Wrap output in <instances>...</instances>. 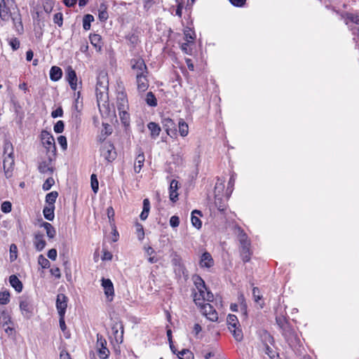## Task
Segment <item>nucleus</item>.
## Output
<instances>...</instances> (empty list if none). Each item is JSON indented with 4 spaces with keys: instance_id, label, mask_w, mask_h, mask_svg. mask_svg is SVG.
I'll return each mask as SVG.
<instances>
[{
    "instance_id": "obj_1",
    "label": "nucleus",
    "mask_w": 359,
    "mask_h": 359,
    "mask_svg": "<svg viewBox=\"0 0 359 359\" xmlns=\"http://www.w3.org/2000/svg\"><path fill=\"white\" fill-rule=\"evenodd\" d=\"M194 285L196 290L194 294V300L196 304L201 305L205 302H212L213 294L208 290L204 280L200 276H196L194 278Z\"/></svg>"
},
{
    "instance_id": "obj_2",
    "label": "nucleus",
    "mask_w": 359,
    "mask_h": 359,
    "mask_svg": "<svg viewBox=\"0 0 359 359\" xmlns=\"http://www.w3.org/2000/svg\"><path fill=\"white\" fill-rule=\"evenodd\" d=\"M40 140L43 147L46 149L50 161H53L56 154L55 139L51 133L46 130H42L40 135Z\"/></svg>"
},
{
    "instance_id": "obj_3",
    "label": "nucleus",
    "mask_w": 359,
    "mask_h": 359,
    "mask_svg": "<svg viewBox=\"0 0 359 359\" xmlns=\"http://www.w3.org/2000/svg\"><path fill=\"white\" fill-rule=\"evenodd\" d=\"M96 97L99 110L101 113L108 114L109 113V104L107 89L105 87H96Z\"/></svg>"
},
{
    "instance_id": "obj_4",
    "label": "nucleus",
    "mask_w": 359,
    "mask_h": 359,
    "mask_svg": "<svg viewBox=\"0 0 359 359\" xmlns=\"http://www.w3.org/2000/svg\"><path fill=\"white\" fill-rule=\"evenodd\" d=\"M15 8L13 2H6L5 0H0V18L1 20L8 21Z\"/></svg>"
},
{
    "instance_id": "obj_5",
    "label": "nucleus",
    "mask_w": 359,
    "mask_h": 359,
    "mask_svg": "<svg viewBox=\"0 0 359 359\" xmlns=\"http://www.w3.org/2000/svg\"><path fill=\"white\" fill-rule=\"evenodd\" d=\"M100 150L101 156L106 161L110 162L115 159L116 154L113 144L110 142L102 141Z\"/></svg>"
},
{
    "instance_id": "obj_6",
    "label": "nucleus",
    "mask_w": 359,
    "mask_h": 359,
    "mask_svg": "<svg viewBox=\"0 0 359 359\" xmlns=\"http://www.w3.org/2000/svg\"><path fill=\"white\" fill-rule=\"evenodd\" d=\"M282 334L292 348H297L300 345V339L292 327Z\"/></svg>"
},
{
    "instance_id": "obj_7",
    "label": "nucleus",
    "mask_w": 359,
    "mask_h": 359,
    "mask_svg": "<svg viewBox=\"0 0 359 359\" xmlns=\"http://www.w3.org/2000/svg\"><path fill=\"white\" fill-rule=\"evenodd\" d=\"M130 65L135 76L149 74L147 67L142 58L138 57L132 59Z\"/></svg>"
},
{
    "instance_id": "obj_8",
    "label": "nucleus",
    "mask_w": 359,
    "mask_h": 359,
    "mask_svg": "<svg viewBox=\"0 0 359 359\" xmlns=\"http://www.w3.org/2000/svg\"><path fill=\"white\" fill-rule=\"evenodd\" d=\"M96 346L99 357L101 359H107L109 355V351L107 348V341L101 334H97Z\"/></svg>"
},
{
    "instance_id": "obj_9",
    "label": "nucleus",
    "mask_w": 359,
    "mask_h": 359,
    "mask_svg": "<svg viewBox=\"0 0 359 359\" xmlns=\"http://www.w3.org/2000/svg\"><path fill=\"white\" fill-rule=\"evenodd\" d=\"M201 312L208 320L215 322L218 319V314L214 307L209 303H203L198 305Z\"/></svg>"
},
{
    "instance_id": "obj_10",
    "label": "nucleus",
    "mask_w": 359,
    "mask_h": 359,
    "mask_svg": "<svg viewBox=\"0 0 359 359\" xmlns=\"http://www.w3.org/2000/svg\"><path fill=\"white\" fill-rule=\"evenodd\" d=\"M114 339L117 344L123 341L124 328L121 322H115L111 327Z\"/></svg>"
},
{
    "instance_id": "obj_11",
    "label": "nucleus",
    "mask_w": 359,
    "mask_h": 359,
    "mask_svg": "<svg viewBox=\"0 0 359 359\" xmlns=\"http://www.w3.org/2000/svg\"><path fill=\"white\" fill-rule=\"evenodd\" d=\"M67 297L64 294H58L56 299V308L59 316H65L67 307Z\"/></svg>"
},
{
    "instance_id": "obj_12",
    "label": "nucleus",
    "mask_w": 359,
    "mask_h": 359,
    "mask_svg": "<svg viewBox=\"0 0 359 359\" xmlns=\"http://www.w3.org/2000/svg\"><path fill=\"white\" fill-rule=\"evenodd\" d=\"M101 281L104 294L109 301H112L113 297L114 296V289L111 280L109 278H103Z\"/></svg>"
},
{
    "instance_id": "obj_13",
    "label": "nucleus",
    "mask_w": 359,
    "mask_h": 359,
    "mask_svg": "<svg viewBox=\"0 0 359 359\" xmlns=\"http://www.w3.org/2000/svg\"><path fill=\"white\" fill-rule=\"evenodd\" d=\"M215 265V261L212 257V255L208 252H205L202 254L199 260V266L202 269H210Z\"/></svg>"
},
{
    "instance_id": "obj_14",
    "label": "nucleus",
    "mask_w": 359,
    "mask_h": 359,
    "mask_svg": "<svg viewBox=\"0 0 359 359\" xmlns=\"http://www.w3.org/2000/svg\"><path fill=\"white\" fill-rule=\"evenodd\" d=\"M148 74H139L135 76L137 90L140 93L145 92L149 88Z\"/></svg>"
},
{
    "instance_id": "obj_15",
    "label": "nucleus",
    "mask_w": 359,
    "mask_h": 359,
    "mask_svg": "<svg viewBox=\"0 0 359 359\" xmlns=\"http://www.w3.org/2000/svg\"><path fill=\"white\" fill-rule=\"evenodd\" d=\"M116 107L118 111L129 109L128 101L127 95L125 93L121 92L118 93L116 99Z\"/></svg>"
},
{
    "instance_id": "obj_16",
    "label": "nucleus",
    "mask_w": 359,
    "mask_h": 359,
    "mask_svg": "<svg viewBox=\"0 0 359 359\" xmlns=\"http://www.w3.org/2000/svg\"><path fill=\"white\" fill-rule=\"evenodd\" d=\"M10 19L12 20L14 29L16 30V32L18 34H22L23 32L24 29L20 15L18 12L14 11L13 15L11 17Z\"/></svg>"
},
{
    "instance_id": "obj_17",
    "label": "nucleus",
    "mask_w": 359,
    "mask_h": 359,
    "mask_svg": "<svg viewBox=\"0 0 359 359\" xmlns=\"http://www.w3.org/2000/svg\"><path fill=\"white\" fill-rule=\"evenodd\" d=\"M147 128L150 131V137L151 139L156 140L159 136L161 131L160 126L155 122H149L147 124Z\"/></svg>"
},
{
    "instance_id": "obj_18",
    "label": "nucleus",
    "mask_w": 359,
    "mask_h": 359,
    "mask_svg": "<svg viewBox=\"0 0 359 359\" xmlns=\"http://www.w3.org/2000/svg\"><path fill=\"white\" fill-rule=\"evenodd\" d=\"M144 160L145 158L144 152L140 149L139 154L136 156L134 164V170L135 172L139 173L140 172L142 166L144 165Z\"/></svg>"
},
{
    "instance_id": "obj_19",
    "label": "nucleus",
    "mask_w": 359,
    "mask_h": 359,
    "mask_svg": "<svg viewBox=\"0 0 359 359\" xmlns=\"http://www.w3.org/2000/svg\"><path fill=\"white\" fill-rule=\"evenodd\" d=\"M178 182L175 180H172L170 182V187H169V194H170V201L175 202L178 199Z\"/></svg>"
},
{
    "instance_id": "obj_20",
    "label": "nucleus",
    "mask_w": 359,
    "mask_h": 359,
    "mask_svg": "<svg viewBox=\"0 0 359 359\" xmlns=\"http://www.w3.org/2000/svg\"><path fill=\"white\" fill-rule=\"evenodd\" d=\"M14 165V156H5L4 159V169L6 177H10V170L13 168Z\"/></svg>"
},
{
    "instance_id": "obj_21",
    "label": "nucleus",
    "mask_w": 359,
    "mask_h": 359,
    "mask_svg": "<svg viewBox=\"0 0 359 359\" xmlns=\"http://www.w3.org/2000/svg\"><path fill=\"white\" fill-rule=\"evenodd\" d=\"M20 309L24 316L27 318H29L31 316V306L29 302L27 299H22L20 301Z\"/></svg>"
},
{
    "instance_id": "obj_22",
    "label": "nucleus",
    "mask_w": 359,
    "mask_h": 359,
    "mask_svg": "<svg viewBox=\"0 0 359 359\" xmlns=\"http://www.w3.org/2000/svg\"><path fill=\"white\" fill-rule=\"evenodd\" d=\"M34 244L36 250L41 251L45 248L46 244L43 238V235L41 233L35 234Z\"/></svg>"
},
{
    "instance_id": "obj_23",
    "label": "nucleus",
    "mask_w": 359,
    "mask_h": 359,
    "mask_svg": "<svg viewBox=\"0 0 359 359\" xmlns=\"http://www.w3.org/2000/svg\"><path fill=\"white\" fill-rule=\"evenodd\" d=\"M240 252L242 259L244 262H248L250 259V243L248 245H242L240 247Z\"/></svg>"
},
{
    "instance_id": "obj_24",
    "label": "nucleus",
    "mask_w": 359,
    "mask_h": 359,
    "mask_svg": "<svg viewBox=\"0 0 359 359\" xmlns=\"http://www.w3.org/2000/svg\"><path fill=\"white\" fill-rule=\"evenodd\" d=\"M51 161L48 158V161H43L40 163L39 165V170L41 173H48L51 175L53 172V167L51 165Z\"/></svg>"
},
{
    "instance_id": "obj_25",
    "label": "nucleus",
    "mask_w": 359,
    "mask_h": 359,
    "mask_svg": "<svg viewBox=\"0 0 359 359\" xmlns=\"http://www.w3.org/2000/svg\"><path fill=\"white\" fill-rule=\"evenodd\" d=\"M62 76V69L57 66H53L50 70V79L53 81H57L61 79Z\"/></svg>"
},
{
    "instance_id": "obj_26",
    "label": "nucleus",
    "mask_w": 359,
    "mask_h": 359,
    "mask_svg": "<svg viewBox=\"0 0 359 359\" xmlns=\"http://www.w3.org/2000/svg\"><path fill=\"white\" fill-rule=\"evenodd\" d=\"M89 38L91 44L97 49V50H101L102 46L101 36L97 34H90Z\"/></svg>"
},
{
    "instance_id": "obj_27",
    "label": "nucleus",
    "mask_w": 359,
    "mask_h": 359,
    "mask_svg": "<svg viewBox=\"0 0 359 359\" xmlns=\"http://www.w3.org/2000/svg\"><path fill=\"white\" fill-rule=\"evenodd\" d=\"M11 285L18 292H20L22 290V283L15 275L9 277Z\"/></svg>"
},
{
    "instance_id": "obj_28",
    "label": "nucleus",
    "mask_w": 359,
    "mask_h": 359,
    "mask_svg": "<svg viewBox=\"0 0 359 359\" xmlns=\"http://www.w3.org/2000/svg\"><path fill=\"white\" fill-rule=\"evenodd\" d=\"M0 324L3 326L13 324L10 314L6 310L0 309Z\"/></svg>"
},
{
    "instance_id": "obj_29",
    "label": "nucleus",
    "mask_w": 359,
    "mask_h": 359,
    "mask_svg": "<svg viewBox=\"0 0 359 359\" xmlns=\"http://www.w3.org/2000/svg\"><path fill=\"white\" fill-rule=\"evenodd\" d=\"M196 215H201V212L200 210H194L191 213V223L192 225L196 229H199L201 228L202 222L198 217L196 216Z\"/></svg>"
},
{
    "instance_id": "obj_30",
    "label": "nucleus",
    "mask_w": 359,
    "mask_h": 359,
    "mask_svg": "<svg viewBox=\"0 0 359 359\" xmlns=\"http://www.w3.org/2000/svg\"><path fill=\"white\" fill-rule=\"evenodd\" d=\"M150 210V202L148 198H144L143 201V210L140 215L142 220H145L149 215Z\"/></svg>"
},
{
    "instance_id": "obj_31",
    "label": "nucleus",
    "mask_w": 359,
    "mask_h": 359,
    "mask_svg": "<svg viewBox=\"0 0 359 359\" xmlns=\"http://www.w3.org/2000/svg\"><path fill=\"white\" fill-rule=\"evenodd\" d=\"M54 209H55V205H48L43 208V216L46 219H48L49 221L53 220V219L55 217Z\"/></svg>"
},
{
    "instance_id": "obj_32",
    "label": "nucleus",
    "mask_w": 359,
    "mask_h": 359,
    "mask_svg": "<svg viewBox=\"0 0 359 359\" xmlns=\"http://www.w3.org/2000/svg\"><path fill=\"white\" fill-rule=\"evenodd\" d=\"M41 226L45 229L47 236L49 238H53L55 236L56 231L51 224L48 222H43Z\"/></svg>"
},
{
    "instance_id": "obj_33",
    "label": "nucleus",
    "mask_w": 359,
    "mask_h": 359,
    "mask_svg": "<svg viewBox=\"0 0 359 359\" xmlns=\"http://www.w3.org/2000/svg\"><path fill=\"white\" fill-rule=\"evenodd\" d=\"M179 133L182 137H186L189 133L188 124L183 120L180 119L178 122Z\"/></svg>"
},
{
    "instance_id": "obj_34",
    "label": "nucleus",
    "mask_w": 359,
    "mask_h": 359,
    "mask_svg": "<svg viewBox=\"0 0 359 359\" xmlns=\"http://www.w3.org/2000/svg\"><path fill=\"white\" fill-rule=\"evenodd\" d=\"M228 328L232 329L240 325L238 318L233 314H229L226 318Z\"/></svg>"
},
{
    "instance_id": "obj_35",
    "label": "nucleus",
    "mask_w": 359,
    "mask_h": 359,
    "mask_svg": "<svg viewBox=\"0 0 359 359\" xmlns=\"http://www.w3.org/2000/svg\"><path fill=\"white\" fill-rule=\"evenodd\" d=\"M276 320L278 325L282 330V333L291 327L285 317H277Z\"/></svg>"
},
{
    "instance_id": "obj_36",
    "label": "nucleus",
    "mask_w": 359,
    "mask_h": 359,
    "mask_svg": "<svg viewBox=\"0 0 359 359\" xmlns=\"http://www.w3.org/2000/svg\"><path fill=\"white\" fill-rule=\"evenodd\" d=\"M229 331L231 332L233 338L237 341H241L243 340V332H242V330L241 329L240 327V325L237 326V327H235V328H232V329H229Z\"/></svg>"
},
{
    "instance_id": "obj_37",
    "label": "nucleus",
    "mask_w": 359,
    "mask_h": 359,
    "mask_svg": "<svg viewBox=\"0 0 359 359\" xmlns=\"http://www.w3.org/2000/svg\"><path fill=\"white\" fill-rule=\"evenodd\" d=\"M238 237L240 242V245H248L250 243L248 240L247 234L240 227L238 228Z\"/></svg>"
},
{
    "instance_id": "obj_38",
    "label": "nucleus",
    "mask_w": 359,
    "mask_h": 359,
    "mask_svg": "<svg viewBox=\"0 0 359 359\" xmlns=\"http://www.w3.org/2000/svg\"><path fill=\"white\" fill-rule=\"evenodd\" d=\"M66 79L68 83L74 81H78L76 72L71 66H69L66 69Z\"/></svg>"
},
{
    "instance_id": "obj_39",
    "label": "nucleus",
    "mask_w": 359,
    "mask_h": 359,
    "mask_svg": "<svg viewBox=\"0 0 359 359\" xmlns=\"http://www.w3.org/2000/svg\"><path fill=\"white\" fill-rule=\"evenodd\" d=\"M58 193L57 191H51L46 195V202L48 204V205H54Z\"/></svg>"
},
{
    "instance_id": "obj_40",
    "label": "nucleus",
    "mask_w": 359,
    "mask_h": 359,
    "mask_svg": "<svg viewBox=\"0 0 359 359\" xmlns=\"http://www.w3.org/2000/svg\"><path fill=\"white\" fill-rule=\"evenodd\" d=\"M104 129L101 132V135L99 137L100 141H104L106 137L111 133V128L108 123H102Z\"/></svg>"
},
{
    "instance_id": "obj_41",
    "label": "nucleus",
    "mask_w": 359,
    "mask_h": 359,
    "mask_svg": "<svg viewBox=\"0 0 359 359\" xmlns=\"http://www.w3.org/2000/svg\"><path fill=\"white\" fill-rule=\"evenodd\" d=\"M177 355L180 359H194V354L188 349H182Z\"/></svg>"
},
{
    "instance_id": "obj_42",
    "label": "nucleus",
    "mask_w": 359,
    "mask_h": 359,
    "mask_svg": "<svg viewBox=\"0 0 359 359\" xmlns=\"http://www.w3.org/2000/svg\"><path fill=\"white\" fill-rule=\"evenodd\" d=\"M94 20L92 15L87 14L83 17V27L85 30H88L90 28V22Z\"/></svg>"
},
{
    "instance_id": "obj_43",
    "label": "nucleus",
    "mask_w": 359,
    "mask_h": 359,
    "mask_svg": "<svg viewBox=\"0 0 359 359\" xmlns=\"http://www.w3.org/2000/svg\"><path fill=\"white\" fill-rule=\"evenodd\" d=\"M349 22L359 25V15L355 13H347L346 15V23L348 25Z\"/></svg>"
},
{
    "instance_id": "obj_44",
    "label": "nucleus",
    "mask_w": 359,
    "mask_h": 359,
    "mask_svg": "<svg viewBox=\"0 0 359 359\" xmlns=\"http://www.w3.org/2000/svg\"><path fill=\"white\" fill-rule=\"evenodd\" d=\"M4 154L5 156H13V147L12 144L8 141L4 142Z\"/></svg>"
},
{
    "instance_id": "obj_45",
    "label": "nucleus",
    "mask_w": 359,
    "mask_h": 359,
    "mask_svg": "<svg viewBox=\"0 0 359 359\" xmlns=\"http://www.w3.org/2000/svg\"><path fill=\"white\" fill-rule=\"evenodd\" d=\"M235 181H236V175L233 173L231 175L229 183H228V187L226 189L227 196H229L231 194V193L233 191V186L235 184Z\"/></svg>"
},
{
    "instance_id": "obj_46",
    "label": "nucleus",
    "mask_w": 359,
    "mask_h": 359,
    "mask_svg": "<svg viewBox=\"0 0 359 359\" xmlns=\"http://www.w3.org/2000/svg\"><path fill=\"white\" fill-rule=\"evenodd\" d=\"M195 37H196V34L192 29H187L184 31V39L187 41H190L191 43H193Z\"/></svg>"
},
{
    "instance_id": "obj_47",
    "label": "nucleus",
    "mask_w": 359,
    "mask_h": 359,
    "mask_svg": "<svg viewBox=\"0 0 359 359\" xmlns=\"http://www.w3.org/2000/svg\"><path fill=\"white\" fill-rule=\"evenodd\" d=\"M146 102L148 105L151 107H156L157 105V100L151 92L147 94Z\"/></svg>"
},
{
    "instance_id": "obj_48",
    "label": "nucleus",
    "mask_w": 359,
    "mask_h": 359,
    "mask_svg": "<svg viewBox=\"0 0 359 359\" xmlns=\"http://www.w3.org/2000/svg\"><path fill=\"white\" fill-rule=\"evenodd\" d=\"M39 264L43 269L50 267V262L43 255H40L38 257Z\"/></svg>"
},
{
    "instance_id": "obj_49",
    "label": "nucleus",
    "mask_w": 359,
    "mask_h": 359,
    "mask_svg": "<svg viewBox=\"0 0 359 359\" xmlns=\"http://www.w3.org/2000/svg\"><path fill=\"white\" fill-rule=\"evenodd\" d=\"M91 188L94 193H97L99 189V183L96 175L93 174L90 177Z\"/></svg>"
},
{
    "instance_id": "obj_50",
    "label": "nucleus",
    "mask_w": 359,
    "mask_h": 359,
    "mask_svg": "<svg viewBox=\"0 0 359 359\" xmlns=\"http://www.w3.org/2000/svg\"><path fill=\"white\" fill-rule=\"evenodd\" d=\"M18 257V248L16 245L11 244L10 246V261L13 262Z\"/></svg>"
},
{
    "instance_id": "obj_51",
    "label": "nucleus",
    "mask_w": 359,
    "mask_h": 359,
    "mask_svg": "<svg viewBox=\"0 0 359 359\" xmlns=\"http://www.w3.org/2000/svg\"><path fill=\"white\" fill-rule=\"evenodd\" d=\"M128 111V110L118 111L120 118L125 125L129 122L130 119V116Z\"/></svg>"
},
{
    "instance_id": "obj_52",
    "label": "nucleus",
    "mask_w": 359,
    "mask_h": 359,
    "mask_svg": "<svg viewBox=\"0 0 359 359\" xmlns=\"http://www.w3.org/2000/svg\"><path fill=\"white\" fill-rule=\"evenodd\" d=\"M10 294L8 292H0V304L5 305L9 302Z\"/></svg>"
},
{
    "instance_id": "obj_53",
    "label": "nucleus",
    "mask_w": 359,
    "mask_h": 359,
    "mask_svg": "<svg viewBox=\"0 0 359 359\" xmlns=\"http://www.w3.org/2000/svg\"><path fill=\"white\" fill-rule=\"evenodd\" d=\"M163 124L168 133L169 130L174 127L175 125L174 121L170 118H163Z\"/></svg>"
},
{
    "instance_id": "obj_54",
    "label": "nucleus",
    "mask_w": 359,
    "mask_h": 359,
    "mask_svg": "<svg viewBox=\"0 0 359 359\" xmlns=\"http://www.w3.org/2000/svg\"><path fill=\"white\" fill-rule=\"evenodd\" d=\"M55 184V180L53 177H48L43 184V189L45 191H48L50 189L53 185Z\"/></svg>"
},
{
    "instance_id": "obj_55",
    "label": "nucleus",
    "mask_w": 359,
    "mask_h": 359,
    "mask_svg": "<svg viewBox=\"0 0 359 359\" xmlns=\"http://www.w3.org/2000/svg\"><path fill=\"white\" fill-rule=\"evenodd\" d=\"M65 128V124L62 121H58L54 126L53 129L56 133H61Z\"/></svg>"
},
{
    "instance_id": "obj_56",
    "label": "nucleus",
    "mask_w": 359,
    "mask_h": 359,
    "mask_svg": "<svg viewBox=\"0 0 359 359\" xmlns=\"http://www.w3.org/2000/svg\"><path fill=\"white\" fill-rule=\"evenodd\" d=\"M190 44H191L190 43V41H187L185 43H182L181 45V49L182 50L186 53V54H189V55H191V52H192V49L190 48Z\"/></svg>"
},
{
    "instance_id": "obj_57",
    "label": "nucleus",
    "mask_w": 359,
    "mask_h": 359,
    "mask_svg": "<svg viewBox=\"0 0 359 359\" xmlns=\"http://www.w3.org/2000/svg\"><path fill=\"white\" fill-rule=\"evenodd\" d=\"M12 205L9 201H4L1 206V210L4 213H8L11 211Z\"/></svg>"
},
{
    "instance_id": "obj_58",
    "label": "nucleus",
    "mask_w": 359,
    "mask_h": 359,
    "mask_svg": "<svg viewBox=\"0 0 359 359\" xmlns=\"http://www.w3.org/2000/svg\"><path fill=\"white\" fill-rule=\"evenodd\" d=\"M58 144L61 146L63 150H66L67 148V141L66 137L60 135L57 137Z\"/></svg>"
},
{
    "instance_id": "obj_59",
    "label": "nucleus",
    "mask_w": 359,
    "mask_h": 359,
    "mask_svg": "<svg viewBox=\"0 0 359 359\" xmlns=\"http://www.w3.org/2000/svg\"><path fill=\"white\" fill-rule=\"evenodd\" d=\"M252 295L255 302L259 303V300L262 299V295L260 294V292L258 287H255L252 289Z\"/></svg>"
},
{
    "instance_id": "obj_60",
    "label": "nucleus",
    "mask_w": 359,
    "mask_h": 359,
    "mask_svg": "<svg viewBox=\"0 0 359 359\" xmlns=\"http://www.w3.org/2000/svg\"><path fill=\"white\" fill-rule=\"evenodd\" d=\"M53 21L58 26L61 27L62 25V14L61 13H57L54 15Z\"/></svg>"
},
{
    "instance_id": "obj_61",
    "label": "nucleus",
    "mask_w": 359,
    "mask_h": 359,
    "mask_svg": "<svg viewBox=\"0 0 359 359\" xmlns=\"http://www.w3.org/2000/svg\"><path fill=\"white\" fill-rule=\"evenodd\" d=\"M9 45L13 50H16L20 47V41L17 38H12L9 41Z\"/></svg>"
},
{
    "instance_id": "obj_62",
    "label": "nucleus",
    "mask_w": 359,
    "mask_h": 359,
    "mask_svg": "<svg viewBox=\"0 0 359 359\" xmlns=\"http://www.w3.org/2000/svg\"><path fill=\"white\" fill-rule=\"evenodd\" d=\"M264 353L269 355V357L271 358V359H274L275 358V355H276V353L273 351V349L267 344L265 345V348H264Z\"/></svg>"
},
{
    "instance_id": "obj_63",
    "label": "nucleus",
    "mask_w": 359,
    "mask_h": 359,
    "mask_svg": "<svg viewBox=\"0 0 359 359\" xmlns=\"http://www.w3.org/2000/svg\"><path fill=\"white\" fill-rule=\"evenodd\" d=\"M224 180H220L219 179L217 180V182H216L215 187V193H220L223 189H224Z\"/></svg>"
},
{
    "instance_id": "obj_64",
    "label": "nucleus",
    "mask_w": 359,
    "mask_h": 359,
    "mask_svg": "<svg viewBox=\"0 0 359 359\" xmlns=\"http://www.w3.org/2000/svg\"><path fill=\"white\" fill-rule=\"evenodd\" d=\"M170 224L172 227H177L180 224V218L179 217L174 215L172 216L170 219Z\"/></svg>"
}]
</instances>
